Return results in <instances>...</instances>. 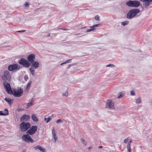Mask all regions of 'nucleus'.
<instances>
[{"instance_id":"nucleus-1","label":"nucleus","mask_w":152,"mask_h":152,"mask_svg":"<svg viewBox=\"0 0 152 152\" xmlns=\"http://www.w3.org/2000/svg\"><path fill=\"white\" fill-rule=\"evenodd\" d=\"M140 11L138 9L131 10L127 14L126 17L127 18L131 19L136 15Z\"/></svg>"},{"instance_id":"nucleus-2","label":"nucleus","mask_w":152,"mask_h":152,"mask_svg":"<svg viewBox=\"0 0 152 152\" xmlns=\"http://www.w3.org/2000/svg\"><path fill=\"white\" fill-rule=\"evenodd\" d=\"M126 4L129 7H137L140 5V2L136 0H129L126 2Z\"/></svg>"},{"instance_id":"nucleus-3","label":"nucleus","mask_w":152,"mask_h":152,"mask_svg":"<svg viewBox=\"0 0 152 152\" xmlns=\"http://www.w3.org/2000/svg\"><path fill=\"white\" fill-rule=\"evenodd\" d=\"M31 126L30 123L29 122H23L20 125L21 131L22 132H25L27 130L30 128Z\"/></svg>"},{"instance_id":"nucleus-4","label":"nucleus","mask_w":152,"mask_h":152,"mask_svg":"<svg viewBox=\"0 0 152 152\" xmlns=\"http://www.w3.org/2000/svg\"><path fill=\"white\" fill-rule=\"evenodd\" d=\"M23 90L20 88H18V90L13 89L12 90V92H11L10 94H12L15 97H19L22 95Z\"/></svg>"},{"instance_id":"nucleus-5","label":"nucleus","mask_w":152,"mask_h":152,"mask_svg":"<svg viewBox=\"0 0 152 152\" xmlns=\"http://www.w3.org/2000/svg\"><path fill=\"white\" fill-rule=\"evenodd\" d=\"M1 78L3 80L10 81L11 79V76L8 71H4L1 76Z\"/></svg>"},{"instance_id":"nucleus-6","label":"nucleus","mask_w":152,"mask_h":152,"mask_svg":"<svg viewBox=\"0 0 152 152\" xmlns=\"http://www.w3.org/2000/svg\"><path fill=\"white\" fill-rule=\"evenodd\" d=\"M22 67L17 64H11L8 66V69L10 71H16L21 68Z\"/></svg>"},{"instance_id":"nucleus-7","label":"nucleus","mask_w":152,"mask_h":152,"mask_svg":"<svg viewBox=\"0 0 152 152\" xmlns=\"http://www.w3.org/2000/svg\"><path fill=\"white\" fill-rule=\"evenodd\" d=\"M19 63L23 67L28 68L30 66V63L28 61L22 58L19 61Z\"/></svg>"},{"instance_id":"nucleus-8","label":"nucleus","mask_w":152,"mask_h":152,"mask_svg":"<svg viewBox=\"0 0 152 152\" xmlns=\"http://www.w3.org/2000/svg\"><path fill=\"white\" fill-rule=\"evenodd\" d=\"M3 85L6 89V91L9 94H10L11 92H12V89H11L10 84L8 83L6 81H4L3 82Z\"/></svg>"},{"instance_id":"nucleus-9","label":"nucleus","mask_w":152,"mask_h":152,"mask_svg":"<svg viewBox=\"0 0 152 152\" xmlns=\"http://www.w3.org/2000/svg\"><path fill=\"white\" fill-rule=\"evenodd\" d=\"M37 127L36 126H32L29 129L27 130L26 133L29 134L30 135L34 134L37 131Z\"/></svg>"},{"instance_id":"nucleus-10","label":"nucleus","mask_w":152,"mask_h":152,"mask_svg":"<svg viewBox=\"0 0 152 152\" xmlns=\"http://www.w3.org/2000/svg\"><path fill=\"white\" fill-rule=\"evenodd\" d=\"M22 138L23 141L27 142H30L33 143L34 141L30 135L28 134H24L22 136Z\"/></svg>"},{"instance_id":"nucleus-11","label":"nucleus","mask_w":152,"mask_h":152,"mask_svg":"<svg viewBox=\"0 0 152 152\" xmlns=\"http://www.w3.org/2000/svg\"><path fill=\"white\" fill-rule=\"evenodd\" d=\"M106 107L110 109H115L114 103L110 100H108L106 104Z\"/></svg>"},{"instance_id":"nucleus-12","label":"nucleus","mask_w":152,"mask_h":152,"mask_svg":"<svg viewBox=\"0 0 152 152\" xmlns=\"http://www.w3.org/2000/svg\"><path fill=\"white\" fill-rule=\"evenodd\" d=\"M30 118V116L28 115H24L20 118V121H28Z\"/></svg>"},{"instance_id":"nucleus-13","label":"nucleus","mask_w":152,"mask_h":152,"mask_svg":"<svg viewBox=\"0 0 152 152\" xmlns=\"http://www.w3.org/2000/svg\"><path fill=\"white\" fill-rule=\"evenodd\" d=\"M143 5L146 8H147L150 5L152 4V0H143Z\"/></svg>"},{"instance_id":"nucleus-14","label":"nucleus","mask_w":152,"mask_h":152,"mask_svg":"<svg viewBox=\"0 0 152 152\" xmlns=\"http://www.w3.org/2000/svg\"><path fill=\"white\" fill-rule=\"evenodd\" d=\"M27 59L31 63L34 61L35 59V55L33 54L29 55L27 57Z\"/></svg>"},{"instance_id":"nucleus-15","label":"nucleus","mask_w":152,"mask_h":152,"mask_svg":"<svg viewBox=\"0 0 152 152\" xmlns=\"http://www.w3.org/2000/svg\"><path fill=\"white\" fill-rule=\"evenodd\" d=\"M32 64L31 66L35 68V69H37L39 66V63L34 61L31 63Z\"/></svg>"},{"instance_id":"nucleus-16","label":"nucleus","mask_w":152,"mask_h":152,"mask_svg":"<svg viewBox=\"0 0 152 152\" xmlns=\"http://www.w3.org/2000/svg\"><path fill=\"white\" fill-rule=\"evenodd\" d=\"M35 150L39 149L40 151L42 152H45L46 150L44 148H42L41 146L39 145H37L34 147Z\"/></svg>"},{"instance_id":"nucleus-17","label":"nucleus","mask_w":152,"mask_h":152,"mask_svg":"<svg viewBox=\"0 0 152 152\" xmlns=\"http://www.w3.org/2000/svg\"><path fill=\"white\" fill-rule=\"evenodd\" d=\"M52 134L53 138L54 139V142L55 143L58 139V137H57L56 136L55 131L54 129H53L52 130Z\"/></svg>"},{"instance_id":"nucleus-18","label":"nucleus","mask_w":152,"mask_h":152,"mask_svg":"<svg viewBox=\"0 0 152 152\" xmlns=\"http://www.w3.org/2000/svg\"><path fill=\"white\" fill-rule=\"evenodd\" d=\"M132 142V141L131 140H130V141L128 142L127 143V148L129 152H131V151H132L130 147L131 143Z\"/></svg>"},{"instance_id":"nucleus-19","label":"nucleus","mask_w":152,"mask_h":152,"mask_svg":"<svg viewBox=\"0 0 152 152\" xmlns=\"http://www.w3.org/2000/svg\"><path fill=\"white\" fill-rule=\"evenodd\" d=\"M4 110L6 112L4 113H3L1 111H0V115H7L9 114V112L7 109H5Z\"/></svg>"},{"instance_id":"nucleus-20","label":"nucleus","mask_w":152,"mask_h":152,"mask_svg":"<svg viewBox=\"0 0 152 152\" xmlns=\"http://www.w3.org/2000/svg\"><path fill=\"white\" fill-rule=\"evenodd\" d=\"M31 118L35 122H37L38 121V119L37 117L34 114H32L31 116Z\"/></svg>"},{"instance_id":"nucleus-21","label":"nucleus","mask_w":152,"mask_h":152,"mask_svg":"<svg viewBox=\"0 0 152 152\" xmlns=\"http://www.w3.org/2000/svg\"><path fill=\"white\" fill-rule=\"evenodd\" d=\"M124 93L123 92H122L119 93L117 96V98H120L123 97L124 95Z\"/></svg>"},{"instance_id":"nucleus-22","label":"nucleus","mask_w":152,"mask_h":152,"mask_svg":"<svg viewBox=\"0 0 152 152\" xmlns=\"http://www.w3.org/2000/svg\"><path fill=\"white\" fill-rule=\"evenodd\" d=\"M51 119V117L49 116L48 118H44V121L48 123L49 122Z\"/></svg>"},{"instance_id":"nucleus-23","label":"nucleus","mask_w":152,"mask_h":152,"mask_svg":"<svg viewBox=\"0 0 152 152\" xmlns=\"http://www.w3.org/2000/svg\"><path fill=\"white\" fill-rule=\"evenodd\" d=\"M5 101L8 103L9 104H11V100L9 98H6L4 99Z\"/></svg>"},{"instance_id":"nucleus-24","label":"nucleus","mask_w":152,"mask_h":152,"mask_svg":"<svg viewBox=\"0 0 152 152\" xmlns=\"http://www.w3.org/2000/svg\"><path fill=\"white\" fill-rule=\"evenodd\" d=\"M129 23V22L128 21H125L123 22H122L121 23V25L123 26H125L126 25H127Z\"/></svg>"},{"instance_id":"nucleus-25","label":"nucleus","mask_w":152,"mask_h":152,"mask_svg":"<svg viewBox=\"0 0 152 152\" xmlns=\"http://www.w3.org/2000/svg\"><path fill=\"white\" fill-rule=\"evenodd\" d=\"M142 102L141 99L140 97H138L136 100V102L137 104H140Z\"/></svg>"},{"instance_id":"nucleus-26","label":"nucleus","mask_w":152,"mask_h":152,"mask_svg":"<svg viewBox=\"0 0 152 152\" xmlns=\"http://www.w3.org/2000/svg\"><path fill=\"white\" fill-rule=\"evenodd\" d=\"M33 104V103H32L30 102L28 103L26 106V108L28 109L30 106L32 105Z\"/></svg>"},{"instance_id":"nucleus-27","label":"nucleus","mask_w":152,"mask_h":152,"mask_svg":"<svg viewBox=\"0 0 152 152\" xmlns=\"http://www.w3.org/2000/svg\"><path fill=\"white\" fill-rule=\"evenodd\" d=\"M80 140L85 145H86L87 144V142L83 138L81 139Z\"/></svg>"},{"instance_id":"nucleus-28","label":"nucleus","mask_w":152,"mask_h":152,"mask_svg":"<svg viewBox=\"0 0 152 152\" xmlns=\"http://www.w3.org/2000/svg\"><path fill=\"white\" fill-rule=\"evenodd\" d=\"M100 25L99 24H96L94 25L93 26H90V28H95L99 26Z\"/></svg>"},{"instance_id":"nucleus-29","label":"nucleus","mask_w":152,"mask_h":152,"mask_svg":"<svg viewBox=\"0 0 152 152\" xmlns=\"http://www.w3.org/2000/svg\"><path fill=\"white\" fill-rule=\"evenodd\" d=\"M30 5V4L28 2H26L24 4V6L26 7H28Z\"/></svg>"},{"instance_id":"nucleus-30","label":"nucleus","mask_w":152,"mask_h":152,"mask_svg":"<svg viewBox=\"0 0 152 152\" xmlns=\"http://www.w3.org/2000/svg\"><path fill=\"white\" fill-rule=\"evenodd\" d=\"M63 122V121L61 119H58L56 121V122L57 124L59 123H62Z\"/></svg>"},{"instance_id":"nucleus-31","label":"nucleus","mask_w":152,"mask_h":152,"mask_svg":"<svg viewBox=\"0 0 152 152\" xmlns=\"http://www.w3.org/2000/svg\"><path fill=\"white\" fill-rule=\"evenodd\" d=\"M94 19L95 20H99V17L98 15H96L94 17Z\"/></svg>"},{"instance_id":"nucleus-32","label":"nucleus","mask_w":152,"mask_h":152,"mask_svg":"<svg viewBox=\"0 0 152 152\" xmlns=\"http://www.w3.org/2000/svg\"><path fill=\"white\" fill-rule=\"evenodd\" d=\"M68 93L67 91H66L63 94V96H68Z\"/></svg>"},{"instance_id":"nucleus-33","label":"nucleus","mask_w":152,"mask_h":152,"mask_svg":"<svg viewBox=\"0 0 152 152\" xmlns=\"http://www.w3.org/2000/svg\"><path fill=\"white\" fill-rule=\"evenodd\" d=\"M91 28V29H90L87 30L86 31V32H89L93 31V30H94L95 29L94 28Z\"/></svg>"},{"instance_id":"nucleus-34","label":"nucleus","mask_w":152,"mask_h":152,"mask_svg":"<svg viewBox=\"0 0 152 152\" xmlns=\"http://www.w3.org/2000/svg\"><path fill=\"white\" fill-rule=\"evenodd\" d=\"M115 66L113 64H109L106 66V67H114Z\"/></svg>"},{"instance_id":"nucleus-35","label":"nucleus","mask_w":152,"mask_h":152,"mask_svg":"<svg viewBox=\"0 0 152 152\" xmlns=\"http://www.w3.org/2000/svg\"><path fill=\"white\" fill-rule=\"evenodd\" d=\"M130 94L131 95L134 96L135 95V93L133 90H132L130 91Z\"/></svg>"},{"instance_id":"nucleus-36","label":"nucleus","mask_w":152,"mask_h":152,"mask_svg":"<svg viewBox=\"0 0 152 152\" xmlns=\"http://www.w3.org/2000/svg\"><path fill=\"white\" fill-rule=\"evenodd\" d=\"M26 31V30H22L21 31H17L16 32H18V33H21V32H24Z\"/></svg>"},{"instance_id":"nucleus-37","label":"nucleus","mask_w":152,"mask_h":152,"mask_svg":"<svg viewBox=\"0 0 152 152\" xmlns=\"http://www.w3.org/2000/svg\"><path fill=\"white\" fill-rule=\"evenodd\" d=\"M34 67H31L29 68V70L31 72H34V68H33Z\"/></svg>"},{"instance_id":"nucleus-38","label":"nucleus","mask_w":152,"mask_h":152,"mask_svg":"<svg viewBox=\"0 0 152 152\" xmlns=\"http://www.w3.org/2000/svg\"><path fill=\"white\" fill-rule=\"evenodd\" d=\"M128 140H129V139L128 138L125 139L124 140V143H126L128 141Z\"/></svg>"},{"instance_id":"nucleus-39","label":"nucleus","mask_w":152,"mask_h":152,"mask_svg":"<svg viewBox=\"0 0 152 152\" xmlns=\"http://www.w3.org/2000/svg\"><path fill=\"white\" fill-rule=\"evenodd\" d=\"M72 59H69V60H66V63H68L70 62L72 60Z\"/></svg>"},{"instance_id":"nucleus-40","label":"nucleus","mask_w":152,"mask_h":152,"mask_svg":"<svg viewBox=\"0 0 152 152\" xmlns=\"http://www.w3.org/2000/svg\"><path fill=\"white\" fill-rule=\"evenodd\" d=\"M58 29H61V30H63L64 31H67V30H69V29H64V28H58Z\"/></svg>"},{"instance_id":"nucleus-41","label":"nucleus","mask_w":152,"mask_h":152,"mask_svg":"<svg viewBox=\"0 0 152 152\" xmlns=\"http://www.w3.org/2000/svg\"><path fill=\"white\" fill-rule=\"evenodd\" d=\"M24 79L26 81L28 79V77L27 75H25L24 77Z\"/></svg>"},{"instance_id":"nucleus-42","label":"nucleus","mask_w":152,"mask_h":152,"mask_svg":"<svg viewBox=\"0 0 152 152\" xmlns=\"http://www.w3.org/2000/svg\"><path fill=\"white\" fill-rule=\"evenodd\" d=\"M31 74L33 76H34L35 75V71L34 70V72H31Z\"/></svg>"},{"instance_id":"nucleus-43","label":"nucleus","mask_w":152,"mask_h":152,"mask_svg":"<svg viewBox=\"0 0 152 152\" xmlns=\"http://www.w3.org/2000/svg\"><path fill=\"white\" fill-rule=\"evenodd\" d=\"M31 82H30L28 83V84L27 85V87H29V86H30V85H31Z\"/></svg>"},{"instance_id":"nucleus-44","label":"nucleus","mask_w":152,"mask_h":152,"mask_svg":"<svg viewBox=\"0 0 152 152\" xmlns=\"http://www.w3.org/2000/svg\"><path fill=\"white\" fill-rule=\"evenodd\" d=\"M65 64H66V61L65 62H64L61 64V65H63Z\"/></svg>"},{"instance_id":"nucleus-45","label":"nucleus","mask_w":152,"mask_h":152,"mask_svg":"<svg viewBox=\"0 0 152 152\" xmlns=\"http://www.w3.org/2000/svg\"><path fill=\"white\" fill-rule=\"evenodd\" d=\"M71 65H68L67 66V69H69L70 67V66H71Z\"/></svg>"},{"instance_id":"nucleus-46","label":"nucleus","mask_w":152,"mask_h":152,"mask_svg":"<svg viewBox=\"0 0 152 152\" xmlns=\"http://www.w3.org/2000/svg\"><path fill=\"white\" fill-rule=\"evenodd\" d=\"M57 34H52V36H53V37L54 36H55V35H57Z\"/></svg>"},{"instance_id":"nucleus-47","label":"nucleus","mask_w":152,"mask_h":152,"mask_svg":"<svg viewBox=\"0 0 152 152\" xmlns=\"http://www.w3.org/2000/svg\"><path fill=\"white\" fill-rule=\"evenodd\" d=\"M33 98H32L31 100L30 101V102H31L32 103H33Z\"/></svg>"},{"instance_id":"nucleus-48","label":"nucleus","mask_w":152,"mask_h":152,"mask_svg":"<svg viewBox=\"0 0 152 152\" xmlns=\"http://www.w3.org/2000/svg\"><path fill=\"white\" fill-rule=\"evenodd\" d=\"M50 33H48V35H47V37H50Z\"/></svg>"},{"instance_id":"nucleus-49","label":"nucleus","mask_w":152,"mask_h":152,"mask_svg":"<svg viewBox=\"0 0 152 152\" xmlns=\"http://www.w3.org/2000/svg\"><path fill=\"white\" fill-rule=\"evenodd\" d=\"M26 152V150L24 149L23 151V152Z\"/></svg>"},{"instance_id":"nucleus-50","label":"nucleus","mask_w":152,"mask_h":152,"mask_svg":"<svg viewBox=\"0 0 152 152\" xmlns=\"http://www.w3.org/2000/svg\"><path fill=\"white\" fill-rule=\"evenodd\" d=\"M99 148H102V146H99Z\"/></svg>"},{"instance_id":"nucleus-51","label":"nucleus","mask_w":152,"mask_h":152,"mask_svg":"<svg viewBox=\"0 0 152 152\" xmlns=\"http://www.w3.org/2000/svg\"><path fill=\"white\" fill-rule=\"evenodd\" d=\"M91 147H89L88 148V149L89 150H90L91 148Z\"/></svg>"},{"instance_id":"nucleus-52","label":"nucleus","mask_w":152,"mask_h":152,"mask_svg":"<svg viewBox=\"0 0 152 152\" xmlns=\"http://www.w3.org/2000/svg\"><path fill=\"white\" fill-rule=\"evenodd\" d=\"M54 116L53 114H52L51 115V116H50V117H51V118L53 117Z\"/></svg>"},{"instance_id":"nucleus-53","label":"nucleus","mask_w":152,"mask_h":152,"mask_svg":"<svg viewBox=\"0 0 152 152\" xmlns=\"http://www.w3.org/2000/svg\"><path fill=\"white\" fill-rule=\"evenodd\" d=\"M58 28H55V29H53V30H58Z\"/></svg>"},{"instance_id":"nucleus-54","label":"nucleus","mask_w":152,"mask_h":152,"mask_svg":"<svg viewBox=\"0 0 152 152\" xmlns=\"http://www.w3.org/2000/svg\"><path fill=\"white\" fill-rule=\"evenodd\" d=\"M141 8H142V10H143V7L142 6H141Z\"/></svg>"},{"instance_id":"nucleus-55","label":"nucleus","mask_w":152,"mask_h":152,"mask_svg":"<svg viewBox=\"0 0 152 152\" xmlns=\"http://www.w3.org/2000/svg\"><path fill=\"white\" fill-rule=\"evenodd\" d=\"M140 147L141 148H142V146H140Z\"/></svg>"}]
</instances>
